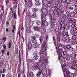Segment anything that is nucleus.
<instances>
[{"label": "nucleus", "instance_id": "nucleus-1", "mask_svg": "<svg viewBox=\"0 0 77 77\" xmlns=\"http://www.w3.org/2000/svg\"><path fill=\"white\" fill-rule=\"evenodd\" d=\"M47 17V15L43 13L42 14V27L47 26L48 25V23L46 21Z\"/></svg>", "mask_w": 77, "mask_h": 77}, {"label": "nucleus", "instance_id": "nucleus-2", "mask_svg": "<svg viewBox=\"0 0 77 77\" xmlns=\"http://www.w3.org/2000/svg\"><path fill=\"white\" fill-rule=\"evenodd\" d=\"M64 63L63 64V67L62 66V69L63 70H64L65 72H66V73H67V77H69V70H68V67H67V66H66V65H67V63H70V62H68L67 63L66 62H64Z\"/></svg>", "mask_w": 77, "mask_h": 77}, {"label": "nucleus", "instance_id": "nucleus-3", "mask_svg": "<svg viewBox=\"0 0 77 77\" xmlns=\"http://www.w3.org/2000/svg\"><path fill=\"white\" fill-rule=\"evenodd\" d=\"M60 24L58 27V29L59 30L60 32L61 33L65 31V29L64 28V23L63 21L61 20L59 23Z\"/></svg>", "mask_w": 77, "mask_h": 77}, {"label": "nucleus", "instance_id": "nucleus-4", "mask_svg": "<svg viewBox=\"0 0 77 77\" xmlns=\"http://www.w3.org/2000/svg\"><path fill=\"white\" fill-rule=\"evenodd\" d=\"M49 17L50 21L49 22V23L50 24L51 26V29H54V18L52 17V16L50 14H49Z\"/></svg>", "mask_w": 77, "mask_h": 77}, {"label": "nucleus", "instance_id": "nucleus-5", "mask_svg": "<svg viewBox=\"0 0 77 77\" xmlns=\"http://www.w3.org/2000/svg\"><path fill=\"white\" fill-rule=\"evenodd\" d=\"M39 64L41 67H42V68H45L46 65H48V62L47 61V60H45L42 62L41 61Z\"/></svg>", "mask_w": 77, "mask_h": 77}, {"label": "nucleus", "instance_id": "nucleus-6", "mask_svg": "<svg viewBox=\"0 0 77 77\" xmlns=\"http://www.w3.org/2000/svg\"><path fill=\"white\" fill-rule=\"evenodd\" d=\"M65 47L70 51H73L75 50V48L74 47H72L71 46V45L69 44L66 45H65Z\"/></svg>", "mask_w": 77, "mask_h": 77}, {"label": "nucleus", "instance_id": "nucleus-7", "mask_svg": "<svg viewBox=\"0 0 77 77\" xmlns=\"http://www.w3.org/2000/svg\"><path fill=\"white\" fill-rule=\"evenodd\" d=\"M42 68L41 69V70H40L42 72L43 74H44L43 75V77H48V76L47 75V70L46 69H44V68Z\"/></svg>", "mask_w": 77, "mask_h": 77}, {"label": "nucleus", "instance_id": "nucleus-8", "mask_svg": "<svg viewBox=\"0 0 77 77\" xmlns=\"http://www.w3.org/2000/svg\"><path fill=\"white\" fill-rule=\"evenodd\" d=\"M47 41H45L43 42V44L42 45V48L43 50L44 51H47Z\"/></svg>", "mask_w": 77, "mask_h": 77}, {"label": "nucleus", "instance_id": "nucleus-9", "mask_svg": "<svg viewBox=\"0 0 77 77\" xmlns=\"http://www.w3.org/2000/svg\"><path fill=\"white\" fill-rule=\"evenodd\" d=\"M41 63H34V67L35 69H38V70H41V67H40L39 65Z\"/></svg>", "mask_w": 77, "mask_h": 77}, {"label": "nucleus", "instance_id": "nucleus-10", "mask_svg": "<svg viewBox=\"0 0 77 77\" xmlns=\"http://www.w3.org/2000/svg\"><path fill=\"white\" fill-rule=\"evenodd\" d=\"M38 54L39 53H38V52H37V51H36L33 54V55L34 56V60H37L38 59V57H39V56L38 55Z\"/></svg>", "mask_w": 77, "mask_h": 77}, {"label": "nucleus", "instance_id": "nucleus-11", "mask_svg": "<svg viewBox=\"0 0 77 77\" xmlns=\"http://www.w3.org/2000/svg\"><path fill=\"white\" fill-rule=\"evenodd\" d=\"M34 75L33 72H31L30 70L28 69L27 75L28 77H33Z\"/></svg>", "mask_w": 77, "mask_h": 77}, {"label": "nucleus", "instance_id": "nucleus-12", "mask_svg": "<svg viewBox=\"0 0 77 77\" xmlns=\"http://www.w3.org/2000/svg\"><path fill=\"white\" fill-rule=\"evenodd\" d=\"M43 8L41 9V11L42 12L43 14H46V5L43 4L42 5Z\"/></svg>", "mask_w": 77, "mask_h": 77}, {"label": "nucleus", "instance_id": "nucleus-13", "mask_svg": "<svg viewBox=\"0 0 77 77\" xmlns=\"http://www.w3.org/2000/svg\"><path fill=\"white\" fill-rule=\"evenodd\" d=\"M63 74L64 77H67V73H66V76L65 75V70H63ZM69 77H75V73H71L70 75H69Z\"/></svg>", "mask_w": 77, "mask_h": 77}, {"label": "nucleus", "instance_id": "nucleus-14", "mask_svg": "<svg viewBox=\"0 0 77 77\" xmlns=\"http://www.w3.org/2000/svg\"><path fill=\"white\" fill-rule=\"evenodd\" d=\"M32 39L31 40V41L32 43H33V44H35V42H36L37 41H36V36H32L31 37Z\"/></svg>", "mask_w": 77, "mask_h": 77}, {"label": "nucleus", "instance_id": "nucleus-15", "mask_svg": "<svg viewBox=\"0 0 77 77\" xmlns=\"http://www.w3.org/2000/svg\"><path fill=\"white\" fill-rule=\"evenodd\" d=\"M74 56L72 55L71 57V58L72 60H74L75 59V57L77 56V51H74Z\"/></svg>", "mask_w": 77, "mask_h": 77}, {"label": "nucleus", "instance_id": "nucleus-16", "mask_svg": "<svg viewBox=\"0 0 77 77\" xmlns=\"http://www.w3.org/2000/svg\"><path fill=\"white\" fill-rule=\"evenodd\" d=\"M32 47V44L31 43H28V46L26 47V51L28 50H31Z\"/></svg>", "mask_w": 77, "mask_h": 77}, {"label": "nucleus", "instance_id": "nucleus-17", "mask_svg": "<svg viewBox=\"0 0 77 77\" xmlns=\"http://www.w3.org/2000/svg\"><path fill=\"white\" fill-rule=\"evenodd\" d=\"M64 28L65 30H68L70 28V26L68 24H66L65 25L64 24Z\"/></svg>", "mask_w": 77, "mask_h": 77}, {"label": "nucleus", "instance_id": "nucleus-18", "mask_svg": "<svg viewBox=\"0 0 77 77\" xmlns=\"http://www.w3.org/2000/svg\"><path fill=\"white\" fill-rule=\"evenodd\" d=\"M46 51H44L43 50L42 51H41L40 53V56H45V52Z\"/></svg>", "mask_w": 77, "mask_h": 77}, {"label": "nucleus", "instance_id": "nucleus-19", "mask_svg": "<svg viewBox=\"0 0 77 77\" xmlns=\"http://www.w3.org/2000/svg\"><path fill=\"white\" fill-rule=\"evenodd\" d=\"M33 29L35 31H37V32H40V28L38 26H34Z\"/></svg>", "mask_w": 77, "mask_h": 77}, {"label": "nucleus", "instance_id": "nucleus-20", "mask_svg": "<svg viewBox=\"0 0 77 77\" xmlns=\"http://www.w3.org/2000/svg\"><path fill=\"white\" fill-rule=\"evenodd\" d=\"M71 69H77V64L76 65H72L70 67Z\"/></svg>", "mask_w": 77, "mask_h": 77}, {"label": "nucleus", "instance_id": "nucleus-21", "mask_svg": "<svg viewBox=\"0 0 77 77\" xmlns=\"http://www.w3.org/2000/svg\"><path fill=\"white\" fill-rule=\"evenodd\" d=\"M65 58L67 61H69L71 57L69 55H67L65 56Z\"/></svg>", "mask_w": 77, "mask_h": 77}, {"label": "nucleus", "instance_id": "nucleus-22", "mask_svg": "<svg viewBox=\"0 0 77 77\" xmlns=\"http://www.w3.org/2000/svg\"><path fill=\"white\" fill-rule=\"evenodd\" d=\"M11 12H12V16L16 15L17 13H16V10H15L13 11L12 8H11Z\"/></svg>", "mask_w": 77, "mask_h": 77}, {"label": "nucleus", "instance_id": "nucleus-23", "mask_svg": "<svg viewBox=\"0 0 77 77\" xmlns=\"http://www.w3.org/2000/svg\"><path fill=\"white\" fill-rule=\"evenodd\" d=\"M62 18L65 21H68V19L66 17V16L65 15H63Z\"/></svg>", "mask_w": 77, "mask_h": 77}, {"label": "nucleus", "instance_id": "nucleus-24", "mask_svg": "<svg viewBox=\"0 0 77 77\" xmlns=\"http://www.w3.org/2000/svg\"><path fill=\"white\" fill-rule=\"evenodd\" d=\"M57 15L59 17L61 16V14H62V12L60 9H58L57 10Z\"/></svg>", "mask_w": 77, "mask_h": 77}, {"label": "nucleus", "instance_id": "nucleus-25", "mask_svg": "<svg viewBox=\"0 0 77 77\" xmlns=\"http://www.w3.org/2000/svg\"><path fill=\"white\" fill-rule=\"evenodd\" d=\"M33 5V4H32V0H29L28 3V6L29 7H32Z\"/></svg>", "mask_w": 77, "mask_h": 77}, {"label": "nucleus", "instance_id": "nucleus-26", "mask_svg": "<svg viewBox=\"0 0 77 77\" xmlns=\"http://www.w3.org/2000/svg\"><path fill=\"white\" fill-rule=\"evenodd\" d=\"M33 24H34V21H30L29 23V26H33Z\"/></svg>", "mask_w": 77, "mask_h": 77}, {"label": "nucleus", "instance_id": "nucleus-27", "mask_svg": "<svg viewBox=\"0 0 77 77\" xmlns=\"http://www.w3.org/2000/svg\"><path fill=\"white\" fill-rule=\"evenodd\" d=\"M46 32V29L44 28H42L41 29V32L42 33H45Z\"/></svg>", "mask_w": 77, "mask_h": 77}, {"label": "nucleus", "instance_id": "nucleus-28", "mask_svg": "<svg viewBox=\"0 0 77 77\" xmlns=\"http://www.w3.org/2000/svg\"><path fill=\"white\" fill-rule=\"evenodd\" d=\"M62 35L63 36H69L68 34V32L67 31L66 32H63L62 33Z\"/></svg>", "mask_w": 77, "mask_h": 77}, {"label": "nucleus", "instance_id": "nucleus-29", "mask_svg": "<svg viewBox=\"0 0 77 77\" xmlns=\"http://www.w3.org/2000/svg\"><path fill=\"white\" fill-rule=\"evenodd\" d=\"M44 39V38L43 37L41 36L39 37V41L40 42V44H42V42H43V39Z\"/></svg>", "mask_w": 77, "mask_h": 77}, {"label": "nucleus", "instance_id": "nucleus-30", "mask_svg": "<svg viewBox=\"0 0 77 77\" xmlns=\"http://www.w3.org/2000/svg\"><path fill=\"white\" fill-rule=\"evenodd\" d=\"M34 45H33V46L34 47V48H38L39 46V44H35L34 43Z\"/></svg>", "mask_w": 77, "mask_h": 77}, {"label": "nucleus", "instance_id": "nucleus-31", "mask_svg": "<svg viewBox=\"0 0 77 77\" xmlns=\"http://www.w3.org/2000/svg\"><path fill=\"white\" fill-rule=\"evenodd\" d=\"M74 5L75 7V9L74 11L77 13V4L75 3H74Z\"/></svg>", "mask_w": 77, "mask_h": 77}, {"label": "nucleus", "instance_id": "nucleus-32", "mask_svg": "<svg viewBox=\"0 0 77 77\" xmlns=\"http://www.w3.org/2000/svg\"><path fill=\"white\" fill-rule=\"evenodd\" d=\"M70 17H74V16H75V12L73 11L70 14Z\"/></svg>", "mask_w": 77, "mask_h": 77}, {"label": "nucleus", "instance_id": "nucleus-33", "mask_svg": "<svg viewBox=\"0 0 77 77\" xmlns=\"http://www.w3.org/2000/svg\"><path fill=\"white\" fill-rule=\"evenodd\" d=\"M75 30L73 29H71L70 31V32L71 34H72V35H74L75 33Z\"/></svg>", "mask_w": 77, "mask_h": 77}, {"label": "nucleus", "instance_id": "nucleus-34", "mask_svg": "<svg viewBox=\"0 0 77 77\" xmlns=\"http://www.w3.org/2000/svg\"><path fill=\"white\" fill-rule=\"evenodd\" d=\"M56 48L57 50V53L58 54V55H59V53H58V51H57L58 50H59L60 48L59 46H57H57H56Z\"/></svg>", "mask_w": 77, "mask_h": 77}, {"label": "nucleus", "instance_id": "nucleus-35", "mask_svg": "<svg viewBox=\"0 0 77 77\" xmlns=\"http://www.w3.org/2000/svg\"><path fill=\"white\" fill-rule=\"evenodd\" d=\"M41 72H42L41 70H40V71L38 72L37 73V77H39V76L41 74Z\"/></svg>", "mask_w": 77, "mask_h": 77}, {"label": "nucleus", "instance_id": "nucleus-36", "mask_svg": "<svg viewBox=\"0 0 77 77\" xmlns=\"http://www.w3.org/2000/svg\"><path fill=\"white\" fill-rule=\"evenodd\" d=\"M41 5V2H37L35 4V6H39Z\"/></svg>", "mask_w": 77, "mask_h": 77}, {"label": "nucleus", "instance_id": "nucleus-37", "mask_svg": "<svg viewBox=\"0 0 77 77\" xmlns=\"http://www.w3.org/2000/svg\"><path fill=\"white\" fill-rule=\"evenodd\" d=\"M68 22L69 24H71V23H72V19L71 18H69L68 20Z\"/></svg>", "mask_w": 77, "mask_h": 77}, {"label": "nucleus", "instance_id": "nucleus-38", "mask_svg": "<svg viewBox=\"0 0 77 77\" xmlns=\"http://www.w3.org/2000/svg\"><path fill=\"white\" fill-rule=\"evenodd\" d=\"M46 12H49L50 11V8L49 7H47V6H46Z\"/></svg>", "mask_w": 77, "mask_h": 77}, {"label": "nucleus", "instance_id": "nucleus-39", "mask_svg": "<svg viewBox=\"0 0 77 77\" xmlns=\"http://www.w3.org/2000/svg\"><path fill=\"white\" fill-rule=\"evenodd\" d=\"M44 58H45L44 56H40V60L42 61V62H43V61L45 60V59H44Z\"/></svg>", "mask_w": 77, "mask_h": 77}, {"label": "nucleus", "instance_id": "nucleus-40", "mask_svg": "<svg viewBox=\"0 0 77 77\" xmlns=\"http://www.w3.org/2000/svg\"><path fill=\"white\" fill-rule=\"evenodd\" d=\"M38 16V14H36V12H34L33 14L32 15V18H35L36 17H37Z\"/></svg>", "mask_w": 77, "mask_h": 77}, {"label": "nucleus", "instance_id": "nucleus-41", "mask_svg": "<svg viewBox=\"0 0 77 77\" xmlns=\"http://www.w3.org/2000/svg\"><path fill=\"white\" fill-rule=\"evenodd\" d=\"M58 60H59L60 61V58H61V57H62V54L61 53H60L59 54H59H58Z\"/></svg>", "mask_w": 77, "mask_h": 77}, {"label": "nucleus", "instance_id": "nucleus-42", "mask_svg": "<svg viewBox=\"0 0 77 77\" xmlns=\"http://www.w3.org/2000/svg\"><path fill=\"white\" fill-rule=\"evenodd\" d=\"M61 61H62V62H63V63L64 62H66V61H65V57H64L63 56L61 58Z\"/></svg>", "mask_w": 77, "mask_h": 77}, {"label": "nucleus", "instance_id": "nucleus-43", "mask_svg": "<svg viewBox=\"0 0 77 77\" xmlns=\"http://www.w3.org/2000/svg\"><path fill=\"white\" fill-rule=\"evenodd\" d=\"M8 48H11V45H12V42H9V43L8 44Z\"/></svg>", "mask_w": 77, "mask_h": 77}, {"label": "nucleus", "instance_id": "nucleus-44", "mask_svg": "<svg viewBox=\"0 0 77 77\" xmlns=\"http://www.w3.org/2000/svg\"><path fill=\"white\" fill-rule=\"evenodd\" d=\"M72 2V1L71 0H66V3L67 5H69V4H70V3Z\"/></svg>", "mask_w": 77, "mask_h": 77}, {"label": "nucleus", "instance_id": "nucleus-45", "mask_svg": "<svg viewBox=\"0 0 77 77\" xmlns=\"http://www.w3.org/2000/svg\"><path fill=\"white\" fill-rule=\"evenodd\" d=\"M32 11L33 12H37V11H38V9H36L35 8H32Z\"/></svg>", "mask_w": 77, "mask_h": 77}, {"label": "nucleus", "instance_id": "nucleus-46", "mask_svg": "<svg viewBox=\"0 0 77 77\" xmlns=\"http://www.w3.org/2000/svg\"><path fill=\"white\" fill-rule=\"evenodd\" d=\"M76 26H77V25H76V24H73L71 26V27L72 28H75Z\"/></svg>", "mask_w": 77, "mask_h": 77}, {"label": "nucleus", "instance_id": "nucleus-47", "mask_svg": "<svg viewBox=\"0 0 77 77\" xmlns=\"http://www.w3.org/2000/svg\"><path fill=\"white\" fill-rule=\"evenodd\" d=\"M76 36L75 35H73L72 36V41H74V40H75L76 39Z\"/></svg>", "mask_w": 77, "mask_h": 77}, {"label": "nucleus", "instance_id": "nucleus-48", "mask_svg": "<svg viewBox=\"0 0 77 77\" xmlns=\"http://www.w3.org/2000/svg\"><path fill=\"white\" fill-rule=\"evenodd\" d=\"M56 40L58 42H60V37H57L56 38Z\"/></svg>", "mask_w": 77, "mask_h": 77}, {"label": "nucleus", "instance_id": "nucleus-49", "mask_svg": "<svg viewBox=\"0 0 77 77\" xmlns=\"http://www.w3.org/2000/svg\"><path fill=\"white\" fill-rule=\"evenodd\" d=\"M76 62L75 60H74L72 62V64L73 65H77L75 64Z\"/></svg>", "mask_w": 77, "mask_h": 77}, {"label": "nucleus", "instance_id": "nucleus-50", "mask_svg": "<svg viewBox=\"0 0 77 77\" xmlns=\"http://www.w3.org/2000/svg\"><path fill=\"white\" fill-rule=\"evenodd\" d=\"M60 47H60H61V48H62L63 47H63V45L62 44V43H60L59 44V45H58Z\"/></svg>", "mask_w": 77, "mask_h": 77}, {"label": "nucleus", "instance_id": "nucleus-51", "mask_svg": "<svg viewBox=\"0 0 77 77\" xmlns=\"http://www.w3.org/2000/svg\"><path fill=\"white\" fill-rule=\"evenodd\" d=\"M1 53L3 54L2 56L5 55V50H1Z\"/></svg>", "mask_w": 77, "mask_h": 77}, {"label": "nucleus", "instance_id": "nucleus-52", "mask_svg": "<svg viewBox=\"0 0 77 77\" xmlns=\"http://www.w3.org/2000/svg\"><path fill=\"white\" fill-rule=\"evenodd\" d=\"M56 11H54V14L55 15H57V9H56Z\"/></svg>", "mask_w": 77, "mask_h": 77}, {"label": "nucleus", "instance_id": "nucleus-53", "mask_svg": "<svg viewBox=\"0 0 77 77\" xmlns=\"http://www.w3.org/2000/svg\"><path fill=\"white\" fill-rule=\"evenodd\" d=\"M66 41L67 43H69L70 42V39L69 38H67L66 40Z\"/></svg>", "mask_w": 77, "mask_h": 77}, {"label": "nucleus", "instance_id": "nucleus-54", "mask_svg": "<svg viewBox=\"0 0 77 77\" xmlns=\"http://www.w3.org/2000/svg\"><path fill=\"white\" fill-rule=\"evenodd\" d=\"M77 22V20H76L74 19V20H72V24H75Z\"/></svg>", "mask_w": 77, "mask_h": 77}, {"label": "nucleus", "instance_id": "nucleus-55", "mask_svg": "<svg viewBox=\"0 0 77 77\" xmlns=\"http://www.w3.org/2000/svg\"><path fill=\"white\" fill-rule=\"evenodd\" d=\"M61 36V33L60 32H59L58 34H57V37H60Z\"/></svg>", "mask_w": 77, "mask_h": 77}, {"label": "nucleus", "instance_id": "nucleus-56", "mask_svg": "<svg viewBox=\"0 0 77 77\" xmlns=\"http://www.w3.org/2000/svg\"><path fill=\"white\" fill-rule=\"evenodd\" d=\"M68 9H69L70 10H73L74 8L73 7L70 6L68 8Z\"/></svg>", "mask_w": 77, "mask_h": 77}, {"label": "nucleus", "instance_id": "nucleus-57", "mask_svg": "<svg viewBox=\"0 0 77 77\" xmlns=\"http://www.w3.org/2000/svg\"><path fill=\"white\" fill-rule=\"evenodd\" d=\"M36 24H37V25H40L41 24V21L38 20L36 22Z\"/></svg>", "mask_w": 77, "mask_h": 77}, {"label": "nucleus", "instance_id": "nucleus-58", "mask_svg": "<svg viewBox=\"0 0 77 77\" xmlns=\"http://www.w3.org/2000/svg\"><path fill=\"white\" fill-rule=\"evenodd\" d=\"M60 10L61 11V12H64V11H65V8H63L61 9V10Z\"/></svg>", "mask_w": 77, "mask_h": 77}, {"label": "nucleus", "instance_id": "nucleus-59", "mask_svg": "<svg viewBox=\"0 0 77 77\" xmlns=\"http://www.w3.org/2000/svg\"><path fill=\"white\" fill-rule=\"evenodd\" d=\"M9 0H6L5 1V3L6 4V6H8V5L9 3Z\"/></svg>", "mask_w": 77, "mask_h": 77}, {"label": "nucleus", "instance_id": "nucleus-60", "mask_svg": "<svg viewBox=\"0 0 77 77\" xmlns=\"http://www.w3.org/2000/svg\"><path fill=\"white\" fill-rule=\"evenodd\" d=\"M52 10V11H54V10H55V9H56V8H55V7H54V6H52L51 7Z\"/></svg>", "mask_w": 77, "mask_h": 77}, {"label": "nucleus", "instance_id": "nucleus-61", "mask_svg": "<svg viewBox=\"0 0 77 77\" xmlns=\"http://www.w3.org/2000/svg\"><path fill=\"white\" fill-rule=\"evenodd\" d=\"M59 50V52L60 53H63V50H62V48H60Z\"/></svg>", "mask_w": 77, "mask_h": 77}, {"label": "nucleus", "instance_id": "nucleus-62", "mask_svg": "<svg viewBox=\"0 0 77 77\" xmlns=\"http://www.w3.org/2000/svg\"><path fill=\"white\" fill-rule=\"evenodd\" d=\"M57 9H60V5L58 4L57 5Z\"/></svg>", "mask_w": 77, "mask_h": 77}, {"label": "nucleus", "instance_id": "nucleus-63", "mask_svg": "<svg viewBox=\"0 0 77 77\" xmlns=\"http://www.w3.org/2000/svg\"><path fill=\"white\" fill-rule=\"evenodd\" d=\"M66 17L68 18V19H69V18H70V14H68L67 15V16H66Z\"/></svg>", "mask_w": 77, "mask_h": 77}, {"label": "nucleus", "instance_id": "nucleus-64", "mask_svg": "<svg viewBox=\"0 0 77 77\" xmlns=\"http://www.w3.org/2000/svg\"><path fill=\"white\" fill-rule=\"evenodd\" d=\"M63 54L64 56H65L67 54V53L66 51H64L63 52Z\"/></svg>", "mask_w": 77, "mask_h": 77}]
</instances>
